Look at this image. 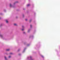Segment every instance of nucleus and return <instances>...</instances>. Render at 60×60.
<instances>
[{
    "label": "nucleus",
    "mask_w": 60,
    "mask_h": 60,
    "mask_svg": "<svg viewBox=\"0 0 60 60\" xmlns=\"http://www.w3.org/2000/svg\"><path fill=\"white\" fill-rule=\"evenodd\" d=\"M18 1H17L15 2L14 4V5H11V4H10V7H13V8H14L15 7V4H17V3H18Z\"/></svg>",
    "instance_id": "nucleus-1"
},
{
    "label": "nucleus",
    "mask_w": 60,
    "mask_h": 60,
    "mask_svg": "<svg viewBox=\"0 0 60 60\" xmlns=\"http://www.w3.org/2000/svg\"><path fill=\"white\" fill-rule=\"evenodd\" d=\"M27 60H34V59L32 58V56H30L29 57H28L27 58Z\"/></svg>",
    "instance_id": "nucleus-2"
},
{
    "label": "nucleus",
    "mask_w": 60,
    "mask_h": 60,
    "mask_svg": "<svg viewBox=\"0 0 60 60\" xmlns=\"http://www.w3.org/2000/svg\"><path fill=\"white\" fill-rule=\"evenodd\" d=\"M38 52H39V54L40 55V56H42V57L43 58H44V57L41 54V53H40V51H39Z\"/></svg>",
    "instance_id": "nucleus-3"
},
{
    "label": "nucleus",
    "mask_w": 60,
    "mask_h": 60,
    "mask_svg": "<svg viewBox=\"0 0 60 60\" xmlns=\"http://www.w3.org/2000/svg\"><path fill=\"white\" fill-rule=\"evenodd\" d=\"M26 49V48H25L22 51V52L23 53H24V52H25V50Z\"/></svg>",
    "instance_id": "nucleus-4"
},
{
    "label": "nucleus",
    "mask_w": 60,
    "mask_h": 60,
    "mask_svg": "<svg viewBox=\"0 0 60 60\" xmlns=\"http://www.w3.org/2000/svg\"><path fill=\"white\" fill-rule=\"evenodd\" d=\"M0 37L1 38H3V35L0 34Z\"/></svg>",
    "instance_id": "nucleus-5"
},
{
    "label": "nucleus",
    "mask_w": 60,
    "mask_h": 60,
    "mask_svg": "<svg viewBox=\"0 0 60 60\" xmlns=\"http://www.w3.org/2000/svg\"><path fill=\"white\" fill-rule=\"evenodd\" d=\"M30 38H34V36L33 35H30Z\"/></svg>",
    "instance_id": "nucleus-6"
},
{
    "label": "nucleus",
    "mask_w": 60,
    "mask_h": 60,
    "mask_svg": "<svg viewBox=\"0 0 60 60\" xmlns=\"http://www.w3.org/2000/svg\"><path fill=\"white\" fill-rule=\"evenodd\" d=\"M30 31H31V29H29L28 31V33H29V32H30Z\"/></svg>",
    "instance_id": "nucleus-7"
},
{
    "label": "nucleus",
    "mask_w": 60,
    "mask_h": 60,
    "mask_svg": "<svg viewBox=\"0 0 60 60\" xmlns=\"http://www.w3.org/2000/svg\"><path fill=\"white\" fill-rule=\"evenodd\" d=\"M30 4H28L26 6L27 7H29V6H30Z\"/></svg>",
    "instance_id": "nucleus-8"
},
{
    "label": "nucleus",
    "mask_w": 60,
    "mask_h": 60,
    "mask_svg": "<svg viewBox=\"0 0 60 60\" xmlns=\"http://www.w3.org/2000/svg\"><path fill=\"white\" fill-rule=\"evenodd\" d=\"M3 24H1L0 25V27H1V26H3Z\"/></svg>",
    "instance_id": "nucleus-9"
},
{
    "label": "nucleus",
    "mask_w": 60,
    "mask_h": 60,
    "mask_svg": "<svg viewBox=\"0 0 60 60\" xmlns=\"http://www.w3.org/2000/svg\"><path fill=\"white\" fill-rule=\"evenodd\" d=\"M4 58L5 60H7V58H6V56H5Z\"/></svg>",
    "instance_id": "nucleus-10"
},
{
    "label": "nucleus",
    "mask_w": 60,
    "mask_h": 60,
    "mask_svg": "<svg viewBox=\"0 0 60 60\" xmlns=\"http://www.w3.org/2000/svg\"><path fill=\"white\" fill-rule=\"evenodd\" d=\"M30 28H32V25H30Z\"/></svg>",
    "instance_id": "nucleus-11"
},
{
    "label": "nucleus",
    "mask_w": 60,
    "mask_h": 60,
    "mask_svg": "<svg viewBox=\"0 0 60 60\" xmlns=\"http://www.w3.org/2000/svg\"><path fill=\"white\" fill-rule=\"evenodd\" d=\"M30 45V44H28L27 45V46H29Z\"/></svg>",
    "instance_id": "nucleus-12"
},
{
    "label": "nucleus",
    "mask_w": 60,
    "mask_h": 60,
    "mask_svg": "<svg viewBox=\"0 0 60 60\" xmlns=\"http://www.w3.org/2000/svg\"><path fill=\"white\" fill-rule=\"evenodd\" d=\"M6 51H9L10 50V49H7L6 50Z\"/></svg>",
    "instance_id": "nucleus-13"
},
{
    "label": "nucleus",
    "mask_w": 60,
    "mask_h": 60,
    "mask_svg": "<svg viewBox=\"0 0 60 60\" xmlns=\"http://www.w3.org/2000/svg\"><path fill=\"white\" fill-rule=\"evenodd\" d=\"M20 50V49H19L18 50V51H19Z\"/></svg>",
    "instance_id": "nucleus-14"
},
{
    "label": "nucleus",
    "mask_w": 60,
    "mask_h": 60,
    "mask_svg": "<svg viewBox=\"0 0 60 60\" xmlns=\"http://www.w3.org/2000/svg\"><path fill=\"white\" fill-rule=\"evenodd\" d=\"M6 23H8V21H7V20H6Z\"/></svg>",
    "instance_id": "nucleus-15"
},
{
    "label": "nucleus",
    "mask_w": 60,
    "mask_h": 60,
    "mask_svg": "<svg viewBox=\"0 0 60 60\" xmlns=\"http://www.w3.org/2000/svg\"><path fill=\"white\" fill-rule=\"evenodd\" d=\"M14 26H17V24L15 23L14 24Z\"/></svg>",
    "instance_id": "nucleus-16"
},
{
    "label": "nucleus",
    "mask_w": 60,
    "mask_h": 60,
    "mask_svg": "<svg viewBox=\"0 0 60 60\" xmlns=\"http://www.w3.org/2000/svg\"><path fill=\"white\" fill-rule=\"evenodd\" d=\"M6 11V10L5 9H4V12H5Z\"/></svg>",
    "instance_id": "nucleus-17"
},
{
    "label": "nucleus",
    "mask_w": 60,
    "mask_h": 60,
    "mask_svg": "<svg viewBox=\"0 0 60 60\" xmlns=\"http://www.w3.org/2000/svg\"><path fill=\"white\" fill-rule=\"evenodd\" d=\"M19 56H21V54H20V53H19Z\"/></svg>",
    "instance_id": "nucleus-18"
},
{
    "label": "nucleus",
    "mask_w": 60,
    "mask_h": 60,
    "mask_svg": "<svg viewBox=\"0 0 60 60\" xmlns=\"http://www.w3.org/2000/svg\"><path fill=\"white\" fill-rule=\"evenodd\" d=\"M23 34H25L26 32H23Z\"/></svg>",
    "instance_id": "nucleus-19"
},
{
    "label": "nucleus",
    "mask_w": 60,
    "mask_h": 60,
    "mask_svg": "<svg viewBox=\"0 0 60 60\" xmlns=\"http://www.w3.org/2000/svg\"><path fill=\"white\" fill-rule=\"evenodd\" d=\"M8 57H9V58H10L11 57V56H9Z\"/></svg>",
    "instance_id": "nucleus-20"
},
{
    "label": "nucleus",
    "mask_w": 60,
    "mask_h": 60,
    "mask_svg": "<svg viewBox=\"0 0 60 60\" xmlns=\"http://www.w3.org/2000/svg\"><path fill=\"white\" fill-rule=\"evenodd\" d=\"M10 55H11V54H12V53L11 52L10 53Z\"/></svg>",
    "instance_id": "nucleus-21"
},
{
    "label": "nucleus",
    "mask_w": 60,
    "mask_h": 60,
    "mask_svg": "<svg viewBox=\"0 0 60 60\" xmlns=\"http://www.w3.org/2000/svg\"><path fill=\"white\" fill-rule=\"evenodd\" d=\"M22 17L23 18H24V15H22Z\"/></svg>",
    "instance_id": "nucleus-22"
},
{
    "label": "nucleus",
    "mask_w": 60,
    "mask_h": 60,
    "mask_svg": "<svg viewBox=\"0 0 60 60\" xmlns=\"http://www.w3.org/2000/svg\"><path fill=\"white\" fill-rule=\"evenodd\" d=\"M31 21H32V19H30V22H31Z\"/></svg>",
    "instance_id": "nucleus-23"
},
{
    "label": "nucleus",
    "mask_w": 60,
    "mask_h": 60,
    "mask_svg": "<svg viewBox=\"0 0 60 60\" xmlns=\"http://www.w3.org/2000/svg\"><path fill=\"white\" fill-rule=\"evenodd\" d=\"M26 21H27V19H25Z\"/></svg>",
    "instance_id": "nucleus-24"
},
{
    "label": "nucleus",
    "mask_w": 60,
    "mask_h": 60,
    "mask_svg": "<svg viewBox=\"0 0 60 60\" xmlns=\"http://www.w3.org/2000/svg\"><path fill=\"white\" fill-rule=\"evenodd\" d=\"M24 30V29H22V31H23V30Z\"/></svg>",
    "instance_id": "nucleus-25"
},
{
    "label": "nucleus",
    "mask_w": 60,
    "mask_h": 60,
    "mask_svg": "<svg viewBox=\"0 0 60 60\" xmlns=\"http://www.w3.org/2000/svg\"><path fill=\"white\" fill-rule=\"evenodd\" d=\"M22 28H24V26H22Z\"/></svg>",
    "instance_id": "nucleus-26"
},
{
    "label": "nucleus",
    "mask_w": 60,
    "mask_h": 60,
    "mask_svg": "<svg viewBox=\"0 0 60 60\" xmlns=\"http://www.w3.org/2000/svg\"><path fill=\"white\" fill-rule=\"evenodd\" d=\"M26 44V43H24V44Z\"/></svg>",
    "instance_id": "nucleus-27"
},
{
    "label": "nucleus",
    "mask_w": 60,
    "mask_h": 60,
    "mask_svg": "<svg viewBox=\"0 0 60 60\" xmlns=\"http://www.w3.org/2000/svg\"><path fill=\"white\" fill-rule=\"evenodd\" d=\"M36 32V30L34 31V32Z\"/></svg>",
    "instance_id": "nucleus-28"
},
{
    "label": "nucleus",
    "mask_w": 60,
    "mask_h": 60,
    "mask_svg": "<svg viewBox=\"0 0 60 60\" xmlns=\"http://www.w3.org/2000/svg\"><path fill=\"white\" fill-rule=\"evenodd\" d=\"M23 10H25V9L24 8L23 9Z\"/></svg>",
    "instance_id": "nucleus-29"
},
{
    "label": "nucleus",
    "mask_w": 60,
    "mask_h": 60,
    "mask_svg": "<svg viewBox=\"0 0 60 60\" xmlns=\"http://www.w3.org/2000/svg\"><path fill=\"white\" fill-rule=\"evenodd\" d=\"M16 18H18V17H16Z\"/></svg>",
    "instance_id": "nucleus-30"
},
{
    "label": "nucleus",
    "mask_w": 60,
    "mask_h": 60,
    "mask_svg": "<svg viewBox=\"0 0 60 60\" xmlns=\"http://www.w3.org/2000/svg\"><path fill=\"white\" fill-rule=\"evenodd\" d=\"M1 19V17H0V19Z\"/></svg>",
    "instance_id": "nucleus-31"
},
{
    "label": "nucleus",
    "mask_w": 60,
    "mask_h": 60,
    "mask_svg": "<svg viewBox=\"0 0 60 60\" xmlns=\"http://www.w3.org/2000/svg\"><path fill=\"white\" fill-rule=\"evenodd\" d=\"M36 14V13H34V14Z\"/></svg>",
    "instance_id": "nucleus-32"
},
{
    "label": "nucleus",
    "mask_w": 60,
    "mask_h": 60,
    "mask_svg": "<svg viewBox=\"0 0 60 60\" xmlns=\"http://www.w3.org/2000/svg\"><path fill=\"white\" fill-rule=\"evenodd\" d=\"M29 1H30V0H29Z\"/></svg>",
    "instance_id": "nucleus-33"
}]
</instances>
